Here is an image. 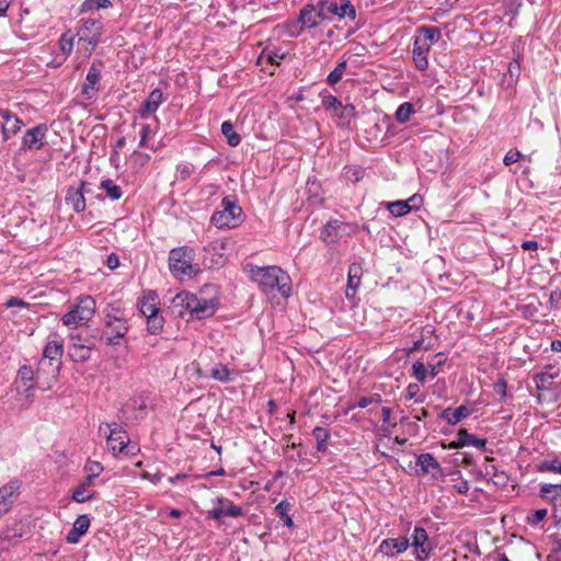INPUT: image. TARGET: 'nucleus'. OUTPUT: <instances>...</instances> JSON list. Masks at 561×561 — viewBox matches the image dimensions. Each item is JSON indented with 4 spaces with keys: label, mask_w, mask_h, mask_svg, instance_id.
I'll list each match as a JSON object with an SVG mask.
<instances>
[{
    "label": "nucleus",
    "mask_w": 561,
    "mask_h": 561,
    "mask_svg": "<svg viewBox=\"0 0 561 561\" xmlns=\"http://www.w3.org/2000/svg\"><path fill=\"white\" fill-rule=\"evenodd\" d=\"M250 272L252 280L259 284L264 294L274 295L277 291L284 298L291 295L290 276L279 266H252Z\"/></svg>",
    "instance_id": "nucleus-1"
},
{
    "label": "nucleus",
    "mask_w": 561,
    "mask_h": 561,
    "mask_svg": "<svg viewBox=\"0 0 561 561\" xmlns=\"http://www.w3.org/2000/svg\"><path fill=\"white\" fill-rule=\"evenodd\" d=\"M194 252L188 247L174 248L169 253V270L180 279H190L199 273L198 264L193 263Z\"/></svg>",
    "instance_id": "nucleus-2"
},
{
    "label": "nucleus",
    "mask_w": 561,
    "mask_h": 561,
    "mask_svg": "<svg viewBox=\"0 0 561 561\" xmlns=\"http://www.w3.org/2000/svg\"><path fill=\"white\" fill-rule=\"evenodd\" d=\"M243 210L233 196L221 199V209L215 210L210 224L218 229H233L243 222Z\"/></svg>",
    "instance_id": "nucleus-3"
},
{
    "label": "nucleus",
    "mask_w": 561,
    "mask_h": 561,
    "mask_svg": "<svg viewBox=\"0 0 561 561\" xmlns=\"http://www.w3.org/2000/svg\"><path fill=\"white\" fill-rule=\"evenodd\" d=\"M325 22L355 21L357 11L351 0H318Z\"/></svg>",
    "instance_id": "nucleus-4"
},
{
    "label": "nucleus",
    "mask_w": 561,
    "mask_h": 561,
    "mask_svg": "<svg viewBox=\"0 0 561 561\" xmlns=\"http://www.w3.org/2000/svg\"><path fill=\"white\" fill-rule=\"evenodd\" d=\"M96 310V302L92 296H81L78 302L61 317L66 327L82 324L92 319Z\"/></svg>",
    "instance_id": "nucleus-5"
},
{
    "label": "nucleus",
    "mask_w": 561,
    "mask_h": 561,
    "mask_svg": "<svg viewBox=\"0 0 561 561\" xmlns=\"http://www.w3.org/2000/svg\"><path fill=\"white\" fill-rule=\"evenodd\" d=\"M55 339L49 340L43 348V356L38 362V369L36 371L37 378L39 377L42 366L45 364V360H49V366L51 367V378L54 380L57 379L60 369H61V357L64 355V343L62 340L58 337L56 333L51 334Z\"/></svg>",
    "instance_id": "nucleus-6"
},
{
    "label": "nucleus",
    "mask_w": 561,
    "mask_h": 561,
    "mask_svg": "<svg viewBox=\"0 0 561 561\" xmlns=\"http://www.w3.org/2000/svg\"><path fill=\"white\" fill-rule=\"evenodd\" d=\"M358 226L356 224L345 222L332 218L325 222L320 231V239L325 243H339L342 238L351 237L356 233Z\"/></svg>",
    "instance_id": "nucleus-7"
},
{
    "label": "nucleus",
    "mask_w": 561,
    "mask_h": 561,
    "mask_svg": "<svg viewBox=\"0 0 561 561\" xmlns=\"http://www.w3.org/2000/svg\"><path fill=\"white\" fill-rule=\"evenodd\" d=\"M104 68L105 65L102 59L95 58L92 60L85 76V82L82 84L81 89V94L87 101L96 99L101 90L100 81Z\"/></svg>",
    "instance_id": "nucleus-8"
},
{
    "label": "nucleus",
    "mask_w": 561,
    "mask_h": 561,
    "mask_svg": "<svg viewBox=\"0 0 561 561\" xmlns=\"http://www.w3.org/2000/svg\"><path fill=\"white\" fill-rule=\"evenodd\" d=\"M78 35L81 41L88 42L95 47L104 33V24L101 19L87 18L80 20Z\"/></svg>",
    "instance_id": "nucleus-9"
},
{
    "label": "nucleus",
    "mask_w": 561,
    "mask_h": 561,
    "mask_svg": "<svg viewBox=\"0 0 561 561\" xmlns=\"http://www.w3.org/2000/svg\"><path fill=\"white\" fill-rule=\"evenodd\" d=\"M89 185L90 183L87 180H80L77 184H71L67 188L65 202L77 214H81L85 210L87 204L84 195L89 193L87 190Z\"/></svg>",
    "instance_id": "nucleus-10"
},
{
    "label": "nucleus",
    "mask_w": 561,
    "mask_h": 561,
    "mask_svg": "<svg viewBox=\"0 0 561 561\" xmlns=\"http://www.w3.org/2000/svg\"><path fill=\"white\" fill-rule=\"evenodd\" d=\"M105 426L108 430V434H106L107 448L114 456H117L127 448L129 437L118 423H107Z\"/></svg>",
    "instance_id": "nucleus-11"
},
{
    "label": "nucleus",
    "mask_w": 561,
    "mask_h": 561,
    "mask_svg": "<svg viewBox=\"0 0 561 561\" xmlns=\"http://www.w3.org/2000/svg\"><path fill=\"white\" fill-rule=\"evenodd\" d=\"M48 127L46 124H39L27 129L21 142L22 150H41L46 145V134Z\"/></svg>",
    "instance_id": "nucleus-12"
},
{
    "label": "nucleus",
    "mask_w": 561,
    "mask_h": 561,
    "mask_svg": "<svg viewBox=\"0 0 561 561\" xmlns=\"http://www.w3.org/2000/svg\"><path fill=\"white\" fill-rule=\"evenodd\" d=\"M20 480H11L0 488V515L3 516L11 511L20 495Z\"/></svg>",
    "instance_id": "nucleus-13"
},
{
    "label": "nucleus",
    "mask_w": 561,
    "mask_h": 561,
    "mask_svg": "<svg viewBox=\"0 0 561 561\" xmlns=\"http://www.w3.org/2000/svg\"><path fill=\"white\" fill-rule=\"evenodd\" d=\"M298 19L306 31L316 28L320 23L325 22L324 16L320 12L319 1L305 4L299 11Z\"/></svg>",
    "instance_id": "nucleus-14"
},
{
    "label": "nucleus",
    "mask_w": 561,
    "mask_h": 561,
    "mask_svg": "<svg viewBox=\"0 0 561 561\" xmlns=\"http://www.w3.org/2000/svg\"><path fill=\"white\" fill-rule=\"evenodd\" d=\"M167 100V95L160 88L153 89L147 99L140 104L137 114L140 118L146 119L153 115L160 105Z\"/></svg>",
    "instance_id": "nucleus-15"
},
{
    "label": "nucleus",
    "mask_w": 561,
    "mask_h": 561,
    "mask_svg": "<svg viewBox=\"0 0 561 561\" xmlns=\"http://www.w3.org/2000/svg\"><path fill=\"white\" fill-rule=\"evenodd\" d=\"M96 482L90 480V478L83 477V479L71 490V500L76 503H87L95 500L99 496V492L93 490Z\"/></svg>",
    "instance_id": "nucleus-16"
},
{
    "label": "nucleus",
    "mask_w": 561,
    "mask_h": 561,
    "mask_svg": "<svg viewBox=\"0 0 561 561\" xmlns=\"http://www.w3.org/2000/svg\"><path fill=\"white\" fill-rule=\"evenodd\" d=\"M218 309V299L198 297L193 306L190 319L204 320L213 317Z\"/></svg>",
    "instance_id": "nucleus-17"
},
{
    "label": "nucleus",
    "mask_w": 561,
    "mask_h": 561,
    "mask_svg": "<svg viewBox=\"0 0 561 561\" xmlns=\"http://www.w3.org/2000/svg\"><path fill=\"white\" fill-rule=\"evenodd\" d=\"M409 547L410 541L407 537L386 538L380 542L377 552L388 558H394L407 551Z\"/></svg>",
    "instance_id": "nucleus-18"
},
{
    "label": "nucleus",
    "mask_w": 561,
    "mask_h": 561,
    "mask_svg": "<svg viewBox=\"0 0 561 561\" xmlns=\"http://www.w3.org/2000/svg\"><path fill=\"white\" fill-rule=\"evenodd\" d=\"M415 463L420 467L419 474H431L435 480L443 476V468L433 454L423 453L419 455Z\"/></svg>",
    "instance_id": "nucleus-19"
},
{
    "label": "nucleus",
    "mask_w": 561,
    "mask_h": 561,
    "mask_svg": "<svg viewBox=\"0 0 561 561\" xmlns=\"http://www.w3.org/2000/svg\"><path fill=\"white\" fill-rule=\"evenodd\" d=\"M196 299L197 295L183 290L173 297L172 308L179 317L184 318L187 314L190 318Z\"/></svg>",
    "instance_id": "nucleus-20"
},
{
    "label": "nucleus",
    "mask_w": 561,
    "mask_h": 561,
    "mask_svg": "<svg viewBox=\"0 0 561 561\" xmlns=\"http://www.w3.org/2000/svg\"><path fill=\"white\" fill-rule=\"evenodd\" d=\"M136 307L144 317H149L160 311L159 296L154 290L148 289L137 299Z\"/></svg>",
    "instance_id": "nucleus-21"
},
{
    "label": "nucleus",
    "mask_w": 561,
    "mask_h": 561,
    "mask_svg": "<svg viewBox=\"0 0 561 561\" xmlns=\"http://www.w3.org/2000/svg\"><path fill=\"white\" fill-rule=\"evenodd\" d=\"M430 48L428 44L421 43L419 37H414L412 59L415 68L420 71H424L428 68L427 55L430 53Z\"/></svg>",
    "instance_id": "nucleus-22"
},
{
    "label": "nucleus",
    "mask_w": 561,
    "mask_h": 561,
    "mask_svg": "<svg viewBox=\"0 0 561 561\" xmlns=\"http://www.w3.org/2000/svg\"><path fill=\"white\" fill-rule=\"evenodd\" d=\"M91 518L88 514H81L75 520L72 528L68 531L66 540L69 543H77L81 537L88 531Z\"/></svg>",
    "instance_id": "nucleus-23"
},
{
    "label": "nucleus",
    "mask_w": 561,
    "mask_h": 561,
    "mask_svg": "<svg viewBox=\"0 0 561 561\" xmlns=\"http://www.w3.org/2000/svg\"><path fill=\"white\" fill-rule=\"evenodd\" d=\"M451 448H461L465 446H473L478 449H486V439L477 437L474 434L469 433L467 430L461 428L458 431V439L454 442Z\"/></svg>",
    "instance_id": "nucleus-24"
},
{
    "label": "nucleus",
    "mask_w": 561,
    "mask_h": 561,
    "mask_svg": "<svg viewBox=\"0 0 561 561\" xmlns=\"http://www.w3.org/2000/svg\"><path fill=\"white\" fill-rule=\"evenodd\" d=\"M363 263H364V260L358 257L355 261H353L348 266V272H347L348 289H352L353 291H356L362 284V277L364 274Z\"/></svg>",
    "instance_id": "nucleus-25"
},
{
    "label": "nucleus",
    "mask_w": 561,
    "mask_h": 561,
    "mask_svg": "<svg viewBox=\"0 0 561 561\" xmlns=\"http://www.w3.org/2000/svg\"><path fill=\"white\" fill-rule=\"evenodd\" d=\"M470 414L466 405H459L455 410L450 407L444 409L439 414V417L447 422L448 425L455 426L461 420L468 417Z\"/></svg>",
    "instance_id": "nucleus-26"
},
{
    "label": "nucleus",
    "mask_w": 561,
    "mask_h": 561,
    "mask_svg": "<svg viewBox=\"0 0 561 561\" xmlns=\"http://www.w3.org/2000/svg\"><path fill=\"white\" fill-rule=\"evenodd\" d=\"M105 328L110 330L108 333L117 334V337H126L129 331L128 320L125 317H110L104 320Z\"/></svg>",
    "instance_id": "nucleus-27"
},
{
    "label": "nucleus",
    "mask_w": 561,
    "mask_h": 561,
    "mask_svg": "<svg viewBox=\"0 0 561 561\" xmlns=\"http://www.w3.org/2000/svg\"><path fill=\"white\" fill-rule=\"evenodd\" d=\"M93 344H73L68 345V355L75 363H85L90 359Z\"/></svg>",
    "instance_id": "nucleus-28"
},
{
    "label": "nucleus",
    "mask_w": 561,
    "mask_h": 561,
    "mask_svg": "<svg viewBox=\"0 0 561 561\" xmlns=\"http://www.w3.org/2000/svg\"><path fill=\"white\" fill-rule=\"evenodd\" d=\"M337 110H340V112L335 114L336 126L342 129L350 128L352 121L356 116L355 106L351 103H347V104H342Z\"/></svg>",
    "instance_id": "nucleus-29"
},
{
    "label": "nucleus",
    "mask_w": 561,
    "mask_h": 561,
    "mask_svg": "<svg viewBox=\"0 0 561 561\" xmlns=\"http://www.w3.org/2000/svg\"><path fill=\"white\" fill-rule=\"evenodd\" d=\"M382 204L394 217H402L413 210H417V204H408L404 201L385 202Z\"/></svg>",
    "instance_id": "nucleus-30"
},
{
    "label": "nucleus",
    "mask_w": 561,
    "mask_h": 561,
    "mask_svg": "<svg viewBox=\"0 0 561 561\" xmlns=\"http://www.w3.org/2000/svg\"><path fill=\"white\" fill-rule=\"evenodd\" d=\"M539 496L549 502L554 503L561 497V483H543L539 489Z\"/></svg>",
    "instance_id": "nucleus-31"
},
{
    "label": "nucleus",
    "mask_w": 561,
    "mask_h": 561,
    "mask_svg": "<svg viewBox=\"0 0 561 561\" xmlns=\"http://www.w3.org/2000/svg\"><path fill=\"white\" fill-rule=\"evenodd\" d=\"M237 371L229 369L225 364H216L210 370V377L220 382H230L233 380Z\"/></svg>",
    "instance_id": "nucleus-32"
},
{
    "label": "nucleus",
    "mask_w": 561,
    "mask_h": 561,
    "mask_svg": "<svg viewBox=\"0 0 561 561\" xmlns=\"http://www.w3.org/2000/svg\"><path fill=\"white\" fill-rule=\"evenodd\" d=\"M100 188L105 192L106 197L112 202L118 201L123 196V188L111 179H103Z\"/></svg>",
    "instance_id": "nucleus-33"
},
{
    "label": "nucleus",
    "mask_w": 561,
    "mask_h": 561,
    "mask_svg": "<svg viewBox=\"0 0 561 561\" xmlns=\"http://www.w3.org/2000/svg\"><path fill=\"white\" fill-rule=\"evenodd\" d=\"M309 201L312 203H321L323 197V190L320 181L317 178H309L306 185Z\"/></svg>",
    "instance_id": "nucleus-34"
},
{
    "label": "nucleus",
    "mask_w": 561,
    "mask_h": 561,
    "mask_svg": "<svg viewBox=\"0 0 561 561\" xmlns=\"http://www.w3.org/2000/svg\"><path fill=\"white\" fill-rule=\"evenodd\" d=\"M220 130L229 146L237 147L240 145L241 136L234 130V125L230 121H225Z\"/></svg>",
    "instance_id": "nucleus-35"
},
{
    "label": "nucleus",
    "mask_w": 561,
    "mask_h": 561,
    "mask_svg": "<svg viewBox=\"0 0 561 561\" xmlns=\"http://www.w3.org/2000/svg\"><path fill=\"white\" fill-rule=\"evenodd\" d=\"M346 70L347 60L343 58L336 64L334 69L331 70L330 73L327 76L325 82L331 87L335 85L343 79V76L345 75Z\"/></svg>",
    "instance_id": "nucleus-36"
},
{
    "label": "nucleus",
    "mask_w": 561,
    "mask_h": 561,
    "mask_svg": "<svg viewBox=\"0 0 561 561\" xmlns=\"http://www.w3.org/2000/svg\"><path fill=\"white\" fill-rule=\"evenodd\" d=\"M147 319V331L151 335H157L162 332L164 327V318L160 311L146 318Z\"/></svg>",
    "instance_id": "nucleus-37"
},
{
    "label": "nucleus",
    "mask_w": 561,
    "mask_h": 561,
    "mask_svg": "<svg viewBox=\"0 0 561 561\" xmlns=\"http://www.w3.org/2000/svg\"><path fill=\"white\" fill-rule=\"evenodd\" d=\"M312 435L317 440V450L325 453L328 449V440L331 437V431L321 426H316L312 431Z\"/></svg>",
    "instance_id": "nucleus-38"
},
{
    "label": "nucleus",
    "mask_w": 561,
    "mask_h": 561,
    "mask_svg": "<svg viewBox=\"0 0 561 561\" xmlns=\"http://www.w3.org/2000/svg\"><path fill=\"white\" fill-rule=\"evenodd\" d=\"M291 508L290 503L288 500H282L276 506L275 512L277 516L283 522V525L287 528H291L294 526L293 518L289 515V511Z\"/></svg>",
    "instance_id": "nucleus-39"
},
{
    "label": "nucleus",
    "mask_w": 561,
    "mask_h": 561,
    "mask_svg": "<svg viewBox=\"0 0 561 561\" xmlns=\"http://www.w3.org/2000/svg\"><path fill=\"white\" fill-rule=\"evenodd\" d=\"M415 113L414 105L411 102H403L399 105L394 113V118L400 124H405L411 119Z\"/></svg>",
    "instance_id": "nucleus-40"
},
{
    "label": "nucleus",
    "mask_w": 561,
    "mask_h": 561,
    "mask_svg": "<svg viewBox=\"0 0 561 561\" xmlns=\"http://www.w3.org/2000/svg\"><path fill=\"white\" fill-rule=\"evenodd\" d=\"M104 471V467L100 461L88 459L83 466V472L85 478L96 482V479Z\"/></svg>",
    "instance_id": "nucleus-41"
},
{
    "label": "nucleus",
    "mask_w": 561,
    "mask_h": 561,
    "mask_svg": "<svg viewBox=\"0 0 561 561\" xmlns=\"http://www.w3.org/2000/svg\"><path fill=\"white\" fill-rule=\"evenodd\" d=\"M113 3L111 0H84L80 4V12H93L99 11L101 9L112 8Z\"/></svg>",
    "instance_id": "nucleus-42"
},
{
    "label": "nucleus",
    "mask_w": 561,
    "mask_h": 561,
    "mask_svg": "<svg viewBox=\"0 0 561 561\" xmlns=\"http://www.w3.org/2000/svg\"><path fill=\"white\" fill-rule=\"evenodd\" d=\"M217 504L224 506V516L229 517H239L243 515V508L241 506L234 505L230 500L226 497H217Z\"/></svg>",
    "instance_id": "nucleus-43"
},
{
    "label": "nucleus",
    "mask_w": 561,
    "mask_h": 561,
    "mask_svg": "<svg viewBox=\"0 0 561 561\" xmlns=\"http://www.w3.org/2000/svg\"><path fill=\"white\" fill-rule=\"evenodd\" d=\"M493 391L497 396L496 401L499 403H506L507 398H512L513 394L507 392V381L504 377H500L493 383Z\"/></svg>",
    "instance_id": "nucleus-44"
},
{
    "label": "nucleus",
    "mask_w": 561,
    "mask_h": 561,
    "mask_svg": "<svg viewBox=\"0 0 561 561\" xmlns=\"http://www.w3.org/2000/svg\"><path fill=\"white\" fill-rule=\"evenodd\" d=\"M446 359V355L443 352H438L433 356V360L427 362L428 374L432 378H435L439 374Z\"/></svg>",
    "instance_id": "nucleus-45"
},
{
    "label": "nucleus",
    "mask_w": 561,
    "mask_h": 561,
    "mask_svg": "<svg viewBox=\"0 0 561 561\" xmlns=\"http://www.w3.org/2000/svg\"><path fill=\"white\" fill-rule=\"evenodd\" d=\"M537 472H554L561 474V460L558 458L545 459L536 465Z\"/></svg>",
    "instance_id": "nucleus-46"
},
{
    "label": "nucleus",
    "mask_w": 561,
    "mask_h": 561,
    "mask_svg": "<svg viewBox=\"0 0 561 561\" xmlns=\"http://www.w3.org/2000/svg\"><path fill=\"white\" fill-rule=\"evenodd\" d=\"M417 32L424 35L425 41L430 42V44H428L430 46L432 44L437 43L442 36L440 30L438 27H433V26H426V25L420 26V27H417Z\"/></svg>",
    "instance_id": "nucleus-47"
},
{
    "label": "nucleus",
    "mask_w": 561,
    "mask_h": 561,
    "mask_svg": "<svg viewBox=\"0 0 561 561\" xmlns=\"http://www.w3.org/2000/svg\"><path fill=\"white\" fill-rule=\"evenodd\" d=\"M428 541V535L427 531L420 526H416L412 534V541L410 542V546L414 548H420L426 545Z\"/></svg>",
    "instance_id": "nucleus-48"
},
{
    "label": "nucleus",
    "mask_w": 561,
    "mask_h": 561,
    "mask_svg": "<svg viewBox=\"0 0 561 561\" xmlns=\"http://www.w3.org/2000/svg\"><path fill=\"white\" fill-rule=\"evenodd\" d=\"M428 374V367L422 360H416L412 365V376L421 383L425 382Z\"/></svg>",
    "instance_id": "nucleus-49"
},
{
    "label": "nucleus",
    "mask_w": 561,
    "mask_h": 561,
    "mask_svg": "<svg viewBox=\"0 0 561 561\" xmlns=\"http://www.w3.org/2000/svg\"><path fill=\"white\" fill-rule=\"evenodd\" d=\"M285 32L286 34L291 38H297L300 35H302L306 30L304 28L302 24H300L299 19L295 21H288L285 25Z\"/></svg>",
    "instance_id": "nucleus-50"
},
{
    "label": "nucleus",
    "mask_w": 561,
    "mask_h": 561,
    "mask_svg": "<svg viewBox=\"0 0 561 561\" xmlns=\"http://www.w3.org/2000/svg\"><path fill=\"white\" fill-rule=\"evenodd\" d=\"M344 170H345V175L353 183H357V182L362 181L366 174L365 169L360 165L345 167Z\"/></svg>",
    "instance_id": "nucleus-51"
},
{
    "label": "nucleus",
    "mask_w": 561,
    "mask_h": 561,
    "mask_svg": "<svg viewBox=\"0 0 561 561\" xmlns=\"http://www.w3.org/2000/svg\"><path fill=\"white\" fill-rule=\"evenodd\" d=\"M320 96H321V104H322L323 108L328 112L336 111L342 105V102L335 95L322 94V92H321Z\"/></svg>",
    "instance_id": "nucleus-52"
},
{
    "label": "nucleus",
    "mask_w": 561,
    "mask_h": 561,
    "mask_svg": "<svg viewBox=\"0 0 561 561\" xmlns=\"http://www.w3.org/2000/svg\"><path fill=\"white\" fill-rule=\"evenodd\" d=\"M102 339L107 346H121L123 345L125 350L128 348L126 337H117V334H111L107 331L102 333Z\"/></svg>",
    "instance_id": "nucleus-53"
},
{
    "label": "nucleus",
    "mask_w": 561,
    "mask_h": 561,
    "mask_svg": "<svg viewBox=\"0 0 561 561\" xmlns=\"http://www.w3.org/2000/svg\"><path fill=\"white\" fill-rule=\"evenodd\" d=\"M552 379L553 375L548 374L546 371L538 373L534 376L536 388L540 391L548 390Z\"/></svg>",
    "instance_id": "nucleus-54"
},
{
    "label": "nucleus",
    "mask_w": 561,
    "mask_h": 561,
    "mask_svg": "<svg viewBox=\"0 0 561 561\" xmlns=\"http://www.w3.org/2000/svg\"><path fill=\"white\" fill-rule=\"evenodd\" d=\"M23 126V121L21 118H14L13 125H2L1 133L3 141H7L12 135H15L18 131L21 130Z\"/></svg>",
    "instance_id": "nucleus-55"
},
{
    "label": "nucleus",
    "mask_w": 561,
    "mask_h": 561,
    "mask_svg": "<svg viewBox=\"0 0 561 561\" xmlns=\"http://www.w3.org/2000/svg\"><path fill=\"white\" fill-rule=\"evenodd\" d=\"M547 514L548 511L546 508L535 510L526 517V523L535 527L546 518Z\"/></svg>",
    "instance_id": "nucleus-56"
},
{
    "label": "nucleus",
    "mask_w": 561,
    "mask_h": 561,
    "mask_svg": "<svg viewBox=\"0 0 561 561\" xmlns=\"http://www.w3.org/2000/svg\"><path fill=\"white\" fill-rule=\"evenodd\" d=\"M374 402H376V403L381 402V396L376 393L371 397H362L358 399V401L356 403L350 405L348 410H354L356 408L365 409Z\"/></svg>",
    "instance_id": "nucleus-57"
},
{
    "label": "nucleus",
    "mask_w": 561,
    "mask_h": 561,
    "mask_svg": "<svg viewBox=\"0 0 561 561\" xmlns=\"http://www.w3.org/2000/svg\"><path fill=\"white\" fill-rule=\"evenodd\" d=\"M18 378L26 383L33 382L36 378L33 368L30 365H22L18 370Z\"/></svg>",
    "instance_id": "nucleus-58"
},
{
    "label": "nucleus",
    "mask_w": 561,
    "mask_h": 561,
    "mask_svg": "<svg viewBox=\"0 0 561 561\" xmlns=\"http://www.w3.org/2000/svg\"><path fill=\"white\" fill-rule=\"evenodd\" d=\"M133 409L137 411L136 416L142 417L147 413V398L139 396L133 399Z\"/></svg>",
    "instance_id": "nucleus-59"
},
{
    "label": "nucleus",
    "mask_w": 561,
    "mask_h": 561,
    "mask_svg": "<svg viewBox=\"0 0 561 561\" xmlns=\"http://www.w3.org/2000/svg\"><path fill=\"white\" fill-rule=\"evenodd\" d=\"M110 317H124V310L119 301L111 302L107 305L105 309V320H108Z\"/></svg>",
    "instance_id": "nucleus-60"
},
{
    "label": "nucleus",
    "mask_w": 561,
    "mask_h": 561,
    "mask_svg": "<svg viewBox=\"0 0 561 561\" xmlns=\"http://www.w3.org/2000/svg\"><path fill=\"white\" fill-rule=\"evenodd\" d=\"M420 392V385L419 383H409L405 389V400H412L414 399L415 402L422 403L424 401V397H416Z\"/></svg>",
    "instance_id": "nucleus-61"
},
{
    "label": "nucleus",
    "mask_w": 561,
    "mask_h": 561,
    "mask_svg": "<svg viewBox=\"0 0 561 561\" xmlns=\"http://www.w3.org/2000/svg\"><path fill=\"white\" fill-rule=\"evenodd\" d=\"M2 533L4 534L11 547L15 545L23 536L21 529L16 528H7L2 530Z\"/></svg>",
    "instance_id": "nucleus-62"
},
{
    "label": "nucleus",
    "mask_w": 561,
    "mask_h": 561,
    "mask_svg": "<svg viewBox=\"0 0 561 561\" xmlns=\"http://www.w3.org/2000/svg\"><path fill=\"white\" fill-rule=\"evenodd\" d=\"M490 481L499 488H505L510 482V476L505 471L500 470Z\"/></svg>",
    "instance_id": "nucleus-63"
},
{
    "label": "nucleus",
    "mask_w": 561,
    "mask_h": 561,
    "mask_svg": "<svg viewBox=\"0 0 561 561\" xmlns=\"http://www.w3.org/2000/svg\"><path fill=\"white\" fill-rule=\"evenodd\" d=\"M59 46H60L61 51L66 56H69L72 51L73 41L71 37H67V34H62L59 39Z\"/></svg>",
    "instance_id": "nucleus-64"
}]
</instances>
